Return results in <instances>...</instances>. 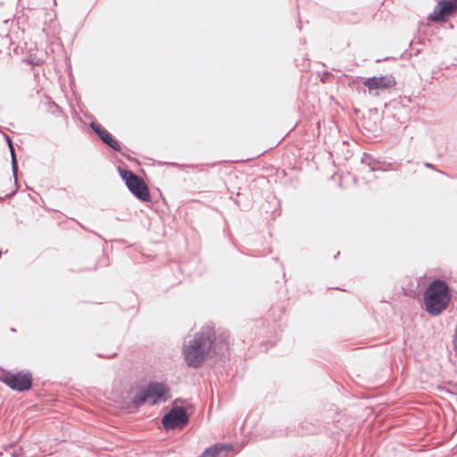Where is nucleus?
Returning a JSON list of instances; mask_svg holds the SVG:
<instances>
[{"label": "nucleus", "instance_id": "nucleus-22", "mask_svg": "<svg viewBox=\"0 0 457 457\" xmlns=\"http://www.w3.org/2000/svg\"><path fill=\"white\" fill-rule=\"evenodd\" d=\"M424 165L427 168L432 169V170H436V171H438V172H440L442 174H445V172L438 170L432 163L425 162Z\"/></svg>", "mask_w": 457, "mask_h": 457}, {"label": "nucleus", "instance_id": "nucleus-14", "mask_svg": "<svg viewBox=\"0 0 457 457\" xmlns=\"http://www.w3.org/2000/svg\"><path fill=\"white\" fill-rule=\"evenodd\" d=\"M117 170L126 187H129V185H130L137 177V175H136L133 171L122 168L121 166H118Z\"/></svg>", "mask_w": 457, "mask_h": 457}, {"label": "nucleus", "instance_id": "nucleus-24", "mask_svg": "<svg viewBox=\"0 0 457 457\" xmlns=\"http://www.w3.org/2000/svg\"><path fill=\"white\" fill-rule=\"evenodd\" d=\"M412 55L411 52H409V50H406L403 54L402 57L404 59H407Z\"/></svg>", "mask_w": 457, "mask_h": 457}, {"label": "nucleus", "instance_id": "nucleus-18", "mask_svg": "<svg viewBox=\"0 0 457 457\" xmlns=\"http://www.w3.org/2000/svg\"><path fill=\"white\" fill-rule=\"evenodd\" d=\"M23 62H27L28 64L34 66H39L43 63V61L37 57L36 54H29L28 57L23 59Z\"/></svg>", "mask_w": 457, "mask_h": 457}, {"label": "nucleus", "instance_id": "nucleus-3", "mask_svg": "<svg viewBox=\"0 0 457 457\" xmlns=\"http://www.w3.org/2000/svg\"><path fill=\"white\" fill-rule=\"evenodd\" d=\"M358 80H362V84L368 88L369 93L373 96H378L379 91L390 90L396 86V79L393 74L368 78L356 77L349 85L353 86Z\"/></svg>", "mask_w": 457, "mask_h": 457}, {"label": "nucleus", "instance_id": "nucleus-26", "mask_svg": "<svg viewBox=\"0 0 457 457\" xmlns=\"http://www.w3.org/2000/svg\"><path fill=\"white\" fill-rule=\"evenodd\" d=\"M170 165L172 167H177L179 164L176 162H170Z\"/></svg>", "mask_w": 457, "mask_h": 457}, {"label": "nucleus", "instance_id": "nucleus-7", "mask_svg": "<svg viewBox=\"0 0 457 457\" xmlns=\"http://www.w3.org/2000/svg\"><path fill=\"white\" fill-rule=\"evenodd\" d=\"M89 128L98 136L101 141L105 144L108 147L120 153L125 156L128 160L130 157L124 152L121 143L117 140L107 129H105L96 120H91L89 122Z\"/></svg>", "mask_w": 457, "mask_h": 457}, {"label": "nucleus", "instance_id": "nucleus-13", "mask_svg": "<svg viewBox=\"0 0 457 457\" xmlns=\"http://www.w3.org/2000/svg\"><path fill=\"white\" fill-rule=\"evenodd\" d=\"M117 170L126 187H129V185H130L137 177V175H136L133 171L122 168L121 166H118Z\"/></svg>", "mask_w": 457, "mask_h": 457}, {"label": "nucleus", "instance_id": "nucleus-17", "mask_svg": "<svg viewBox=\"0 0 457 457\" xmlns=\"http://www.w3.org/2000/svg\"><path fill=\"white\" fill-rule=\"evenodd\" d=\"M229 447L223 445H216L205 450L203 457H217L221 451L228 450Z\"/></svg>", "mask_w": 457, "mask_h": 457}, {"label": "nucleus", "instance_id": "nucleus-12", "mask_svg": "<svg viewBox=\"0 0 457 457\" xmlns=\"http://www.w3.org/2000/svg\"><path fill=\"white\" fill-rule=\"evenodd\" d=\"M117 170L126 187H129V185H130L137 177V175H136L133 171L122 168L121 166H118Z\"/></svg>", "mask_w": 457, "mask_h": 457}, {"label": "nucleus", "instance_id": "nucleus-2", "mask_svg": "<svg viewBox=\"0 0 457 457\" xmlns=\"http://www.w3.org/2000/svg\"><path fill=\"white\" fill-rule=\"evenodd\" d=\"M451 299L449 287H427L424 304L427 312L437 315L446 309Z\"/></svg>", "mask_w": 457, "mask_h": 457}, {"label": "nucleus", "instance_id": "nucleus-28", "mask_svg": "<svg viewBox=\"0 0 457 457\" xmlns=\"http://www.w3.org/2000/svg\"><path fill=\"white\" fill-rule=\"evenodd\" d=\"M361 111L357 108L354 109V113L358 114Z\"/></svg>", "mask_w": 457, "mask_h": 457}, {"label": "nucleus", "instance_id": "nucleus-5", "mask_svg": "<svg viewBox=\"0 0 457 457\" xmlns=\"http://www.w3.org/2000/svg\"><path fill=\"white\" fill-rule=\"evenodd\" d=\"M0 380L16 391H26L30 389L32 386V375L29 372L2 371Z\"/></svg>", "mask_w": 457, "mask_h": 457}, {"label": "nucleus", "instance_id": "nucleus-29", "mask_svg": "<svg viewBox=\"0 0 457 457\" xmlns=\"http://www.w3.org/2000/svg\"><path fill=\"white\" fill-rule=\"evenodd\" d=\"M240 210H241V211H243V212H245V211H246V209H243V208H241V207H240Z\"/></svg>", "mask_w": 457, "mask_h": 457}, {"label": "nucleus", "instance_id": "nucleus-21", "mask_svg": "<svg viewBox=\"0 0 457 457\" xmlns=\"http://www.w3.org/2000/svg\"><path fill=\"white\" fill-rule=\"evenodd\" d=\"M413 44H414V41H411L409 44V46H410L411 50L413 51V54L418 55L421 52V48L420 47L413 48L412 47Z\"/></svg>", "mask_w": 457, "mask_h": 457}, {"label": "nucleus", "instance_id": "nucleus-16", "mask_svg": "<svg viewBox=\"0 0 457 457\" xmlns=\"http://www.w3.org/2000/svg\"><path fill=\"white\" fill-rule=\"evenodd\" d=\"M372 112L377 114L378 109L374 108V109H370V117L367 120H365L363 126L367 129L368 132H370V133L375 135L378 131V126L376 120H371V113Z\"/></svg>", "mask_w": 457, "mask_h": 457}, {"label": "nucleus", "instance_id": "nucleus-23", "mask_svg": "<svg viewBox=\"0 0 457 457\" xmlns=\"http://www.w3.org/2000/svg\"><path fill=\"white\" fill-rule=\"evenodd\" d=\"M415 44L420 45V46H424L426 44L425 38L419 37Z\"/></svg>", "mask_w": 457, "mask_h": 457}, {"label": "nucleus", "instance_id": "nucleus-6", "mask_svg": "<svg viewBox=\"0 0 457 457\" xmlns=\"http://www.w3.org/2000/svg\"><path fill=\"white\" fill-rule=\"evenodd\" d=\"M457 11V0H437L433 12L427 20L433 22H445Z\"/></svg>", "mask_w": 457, "mask_h": 457}, {"label": "nucleus", "instance_id": "nucleus-8", "mask_svg": "<svg viewBox=\"0 0 457 457\" xmlns=\"http://www.w3.org/2000/svg\"><path fill=\"white\" fill-rule=\"evenodd\" d=\"M188 423V417L184 408L175 407L162 418V425L167 429L182 428Z\"/></svg>", "mask_w": 457, "mask_h": 457}, {"label": "nucleus", "instance_id": "nucleus-27", "mask_svg": "<svg viewBox=\"0 0 457 457\" xmlns=\"http://www.w3.org/2000/svg\"><path fill=\"white\" fill-rule=\"evenodd\" d=\"M234 204L240 207L238 200L235 199Z\"/></svg>", "mask_w": 457, "mask_h": 457}, {"label": "nucleus", "instance_id": "nucleus-19", "mask_svg": "<svg viewBox=\"0 0 457 457\" xmlns=\"http://www.w3.org/2000/svg\"><path fill=\"white\" fill-rule=\"evenodd\" d=\"M49 104H50V107L53 108V110L51 111L53 114L58 115L61 113L62 110L57 104H55L53 101H51Z\"/></svg>", "mask_w": 457, "mask_h": 457}, {"label": "nucleus", "instance_id": "nucleus-4", "mask_svg": "<svg viewBox=\"0 0 457 457\" xmlns=\"http://www.w3.org/2000/svg\"><path fill=\"white\" fill-rule=\"evenodd\" d=\"M168 392L169 390L164 384L150 383L134 396V403L136 404H156L167 399Z\"/></svg>", "mask_w": 457, "mask_h": 457}, {"label": "nucleus", "instance_id": "nucleus-25", "mask_svg": "<svg viewBox=\"0 0 457 457\" xmlns=\"http://www.w3.org/2000/svg\"><path fill=\"white\" fill-rule=\"evenodd\" d=\"M4 138L8 145H10V141H12V138L6 134L4 135Z\"/></svg>", "mask_w": 457, "mask_h": 457}, {"label": "nucleus", "instance_id": "nucleus-15", "mask_svg": "<svg viewBox=\"0 0 457 457\" xmlns=\"http://www.w3.org/2000/svg\"><path fill=\"white\" fill-rule=\"evenodd\" d=\"M8 148H9V151L11 154V158H12V161H11L12 171V175L14 177L15 184H17L18 183V179H17L18 162H17L14 145H13L12 141H10V145H9Z\"/></svg>", "mask_w": 457, "mask_h": 457}, {"label": "nucleus", "instance_id": "nucleus-20", "mask_svg": "<svg viewBox=\"0 0 457 457\" xmlns=\"http://www.w3.org/2000/svg\"><path fill=\"white\" fill-rule=\"evenodd\" d=\"M16 192H17V189L15 190H12V192H10L9 194H6L3 197H0V202L4 201V199H10L12 198V196H14L16 195Z\"/></svg>", "mask_w": 457, "mask_h": 457}, {"label": "nucleus", "instance_id": "nucleus-9", "mask_svg": "<svg viewBox=\"0 0 457 457\" xmlns=\"http://www.w3.org/2000/svg\"><path fill=\"white\" fill-rule=\"evenodd\" d=\"M127 188L139 201L145 203H150L152 201L147 185L138 176Z\"/></svg>", "mask_w": 457, "mask_h": 457}, {"label": "nucleus", "instance_id": "nucleus-1", "mask_svg": "<svg viewBox=\"0 0 457 457\" xmlns=\"http://www.w3.org/2000/svg\"><path fill=\"white\" fill-rule=\"evenodd\" d=\"M215 340V333L206 328L196 333L183 347L184 360L187 366L197 368L209 357Z\"/></svg>", "mask_w": 457, "mask_h": 457}, {"label": "nucleus", "instance_id": "nucleus-10", "mask_svg": "<svg viewBox=\"0 0 457 457\" xmlns=\"http://www.w3.org/2000/svg\"><path fill=\"white\" fill-rule=\"evenodd\" d=\"M361 162L362 164L367 165L370 171H386L393 169L391 162H381L368 153H363Z\"/></svg>", "mask_w": 457, "mask_h": 457}, {"label": "nucleus", "instance_id": "nucleus-11", "mask_svg": "<svg viewBox=\"0 0 457 457\" xmlns=\"http://www.w3.org/2000/svg\"><path fill=\"white\" fill-rule=\"evenodd\" d=\"M450 283H457V277H451L448 280L441 278H434L422 276L417 280L416 286H449Z\"/></svg>", "mask_w": 457, "mask_h": 457}]
</instances>
